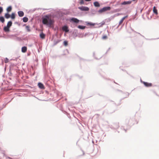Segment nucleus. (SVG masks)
I'll return each mask as SVG.
<instances>
[{
	"label": "nucleus",
	"instance_id": "0eeeda50",
	"mask_svg": "<svg viewBox=\"0 0 159 159\" xmlns=\"http://www.w3.org/2000/svg\"><path fill=\"white\" fill-rule=\"evenodd\" d=\"M127 17H128V16H126L123 17V18H122L120 20V22H119V25H120L122 24V23H123V22L124 21V20L125 19L127 18Z\"/></svg>",
	"mask_w": 159,
	"mask_h": 159
},
{
	"label": "nucleus",
	"instance_id": "ddd939ff",
	"mask_svg": "<svg viewBox=\"0 0 159 159\" xmlns=\"http://www.w3.org/2000/svg\"><path fill=\"white\" fill-rule=\"evenodd\" d=\"M94 6L96 7H99L100 5L98 2H94L93 3Z\"/></svg>",
	"mask_w": 159,
	"mask_h": 159
},
{
	"label": "nucleus",
	"instance_id": "a211bd4d",
	"mask_svg": "<svg viewBox=\"0 0 159 159\" xmlns=\"http://www.w3.org/2000/svg\"><path fill=\"white\" fill-rule=\"evenodd\" d=\"M11 9H12L11 7V6H9L7 7V10L8 12H9L11 11Z\"/></svg>",
	"mask_w": 159,
	"mask_h": 159
},
{
	"label": "nucleus",
	"instance_id": "412c9836",
	"mask_svg": "<svg viewBox=\"0 0 159 159\" xmlns=\"http://www.w3.org/2000/svg\"><path fill=\"white\" fill-rule=\"evenodd\" d=\"M5 17L6 18L8 19L10 17V15L8 13H6L5 15Z\"/></svg>",
	"mask_w": 159,
	"mask_h": 159
},
{
	"label": "nucleus",
	"instance_id": "bb28decb",
	"mask_svg": "<svg viewBox=\"0 0 159 159\" xmlns=\"http://www.w3.org/2000/svg\"><path fill=\"white\" fill-rule=\"evenodd\" d=\"M64 44L65 46H67L68 44L67 42L66 41H65L64 42Z\"/></svg>",
	"mask_w": 159,
	"mask_h": 159
},
{
	"label": "nucleus",
	"instance_id": "5701e85b",
	"mask_svg": "<svg viewBox=\"0 0 159 159\" xmlns=\"http://www.w3.org/2000/svg\"><path fill=\"white\" fill-rule=\"evenodd\" d=\"M26 28L27 30L28 31V32L30 31V30L29 26H27L26 27Z\"/></svg>",
	"mask_w": 159,
	"mask_h": 159
},
{
	"label": "nucleus",
	"instance_id": "2eb2a0df",
	"mask_svg": "<svg viewBox=\"0 0 159 159\" xmlns=\"http://www.w3.org/2000/svg\"><path fill=\"white\" fill-rule=\"evenodd\" d=\"M9 27L6 26L4 27V30L6 32H8L9 31Z\"/></svg>",
	"mask_w": 159,
	"mask_h": 159
},
{
	"label": "nucleus",
	"instance_id": "f257e3e1",
	"mask_svg": "<svg viewBox=\"0 0 159 159\" xmlns=\"http://www.w3.org/2000/svg\"><path fill=\"white\" fill-rule=\"evenodd\" d=\"M43 23L44 24L51 25L52 24V21L51 18L48 16H46L43 19Z\"/></svg>",
	"mask_w": 159,
	"mask_h": 159
},
{
	"label": "nucleus",
	"instance_id": "423d86ee",
	"mask_svg": "<svg viewBox=\"0 0 159 159\" xmlns=\"http://www.w3.org/2000/svg\"><path fill=\"white\" fill-rule=\"evenodd\" d=\"M132 2L131 1H124L123 2L121 3V5H128L130 4Z\"/></svg>",
	"mask_w": 159,
	"mask_h": 159
},
{
	"label": "nucleus",
	"instance_id": "a878e982",
	"mask_svg": "<svg viewBox=\"0 0 159 159\" xmlns=\"http://www.w3.org/2000/svg\"><path fill=\"white\" fill-rule=\"evenodd\" d=\"M107 37L106 35L103 36L102 37V39H106L107 38Z\"/></svg>",
	"mask_w": 159,
	"mask_h": 159
},
{
	"label": "nucleus",
	"instance_id": "c756f323",
	"mask_svg": "<svg viewBox=\"0 0 159 159\" xmlns=\"http://www.w3.org/2000/svg\"><path fill=\"white\" fill-rule=\"evenodd\" d=\"M88 24L89 25H94V24H93V23H88Z\"/></svg>",
	"mask_w": 159,
	"mask_h": 159
},
{
	"label": "nucleus",
	"instance_id": "c85d7f7f",
	"mask_svg": "<svg viewBox=\"0 0 159 159\" xmlns=\"http://www.w3.org/2000/svg\"><path fill=\"white\" fill-rule=\"evenodd\" d=\"M3 11V9L2 7H0V14H1Z\"/></svg>",
	"mask_w": 159,
	"mask_h": 159
},
{
	"label": "nucleus",
	"instance_id": "f03ea898",
	"mask_svg": "<svg viewBox=\"0 0 159 159\" xmlns=\"http://www.w3.org/2000/svg\"><path fill=\"white\" fill-rule=\"evenodd\" d=\"M111 7H105L98 10V12L99 13H102L107 11H109Z\"/></svg>",
	"mask_w": 159,
	"mask_h": 159
},
{
	"label": "nucleus",
	"instance_id": "473e14b6",
	"mask_svg": "<svg viewBox=\"0 0 159 159\" xmlns=\"http://www.w3.org/2000/svg\"><path fill=\"white\" fill-rule=\"evenodd\" d=\"M133 1H136V2L137 1V0H132Z\"/></svg>",
	"mask_w": 159,
	"mask_h": 159
},
{
	"label": "nucleus",
	"instance_id": "f8f14e48",
	"mask_svg": "<svg viewBox=\"0 0 159 159\" xmlns=\"http://www.w3.org/2000/svg\"><path fill=\"white\" fill-rule=\"evenodd\" d=\"M153 12L154 13L156 14V15L158 14V12L157 11V9L156 8V7H153Z\"/></svg>",
	"mask_w": 159,
	"mask_h": 159
},
{
	"label": "nucleus",
	"instance_id": "dca6fc26",
	"mask_svg": "<svg viewBox=\"0 0 159 159\" xmlns=\"http://www.w3.org/2000/svg\"><path fill=\"white\" fill-rule=\"evenodd\" d=\"M12 24V22L11 21H9L8 22L7 26L10 28V27L11 26Z\"/></svg>",
	"mask_w": 159,
	"mask_h": 159
},
{
	"label": "nucleus",
	"instance_id": "aec40b11",
	"mask_svg": "<svg viewBox=\"0 0 159 159\" xmlns=\"http://www.w3.org/2000/svg\"><path fill=\"white\" fill-rule=\"evenodd\" d=\"M78 28L81 29H84L85 28V26L82 25H79L78 27Z\"/></svg>",
	"mask_w": 159,
	"mask_h": 159
},
{
	"label": "nucleus",
	"instance_id": "2f4dec72",
	"mask_svg": "<svg viewBox=\"0 0 159 159\" xmlns=\"http://www.w3.org/2000/svg\"><path fill=\"white\" fill-rule=\"evenodd\" d=\"M121 15V14H120V13H118V14H117V16H119V15Z\"/></svg>",
	"mask_w": 159,
	"mask_h": 159
},
{
	"label": "nucleus",
	"instance_id": "4468645a",
	"mask_svg": "<svg viewBox=\"0 0 159 159\" xmlns=\"http://www.w3.org/2000/svg\"><path fill=\"white\" fill-rule=\"evenodd\" d=\"M45 34L43 33H41L40 34V37L42 39H44L45 38Z\"/></svg>",
	"mask_w": 159,
	"mask_h": 159
},
{
	"label": "nucleus",
	"instance_id": "6ab92c4d",
	"mask_svg": "<svg viewBox=\"0 0 159 159\" xmlns=\"http://www.w3.org/2000/svg\"><path fill=\"white\" fill-rule=\"evenodd\" d=\"M0 20L2 23H4L5 21V20L4 17L2 16L0 17Z\"/></svg>",
	"mask_w": 159,
	"mask_h": 159
},
{
	"label": "nucleus",
	"instance_id": "9b49d317",
	"mask_svg": "<svg viewBox=\"0 0 159 159\" xmlns=\"http://www.w3.org/2000/svg\"><path fill=\"white\" fill-rule=\"evenodd\" d=\"M18 15L20 17H22L24 16V13L23 11H19L18 12Z\"/></svg>",
	"mask_w": 159,
	"mask_h": 159
},
{
	"label": "nucleus",
	"instance_id": "b1692460",
	"mask_svg": "<svg viewBox=\"0 0 159 159\" xmlns=\"http://www.w3.org/2000/svg\"><path fill=\"white\" fill-rule=\"evenodd\" d=\"M60 40H57L55 41L54 42V44L56 45L58 43L60 42Z\"/></svg>",
	"mask_w": 159,
	"mask_h": 159
},
{
	"label": "nucleus",
	"instance_id": "4be33fe9",
	"mask_svg": "<svg viewBox=\"0 0 159 159\" xmlns=\"http://www.w3.org/2000/svg\"><path fill=\"white\" fill-rule=\"evenodd\" d=\"M11 18L12 19H14L15 18V15L14 13H12L11 16Z\"/></svg>",
	"mask_w": 159,
	"mask_h": 159
},
{
	"label": "nucleus",
	"instance_id": "7ed1b4c3",
	"mask_svg": "<svg viewBox=\"0 0 159 159\" xmlns=\"http://www.w3.org/2000/svg\"><path fill=\"white\" fill-rule=\"evenodd\" d=\"M78 8L82 11H88L89 10V8L86 7L82 6L79 7Z\"/></svg>",
	"mask_w": 159,
	"mask_h": 159
},
{
	"label": "nucleus",
	"instance_id": "f3484780",
	"mask_svg": "<svg viewBox=\"0 0 159 159\" xmlns=\"http://www.w3.org/2000/svg\"><path fill=\"white\" fill-rule=\"evenodd\" d=\"M23 21L24 22H26L28 21V19L27 17H24L23 19Z\"/></svg>",
	"mask_w": 159,
	"mask_h": 159
},
{
	"label": "nucleus",
	"instance_id": "cd10ccee",
	"mask_svg": "<svg viewBox=\"0 0 159 159\" xmlns=\"http://www.w3.org/2000/svg\"><path fill=\"white\" fill-rule=\"evenodd\" d=\"M84 1L83 0H80V4H84Z\"/></svg>",
	"mask_w": 159,
	"mask_h": 159
},
{
	"label": "nucleus",
	"instance_id": "6e6552de",
	"mask_svg": "<svg viewBox=\"0 0 159 159\" xmlns=\"http://www.w3.org/2000/svg\"><path fill=\"white\" fill-rule=\"evenodd\" d=\"M63 30L65 31L66 32H68L69 31L68 29V27L66 26H64L62 27V28Z\"/></svg>",
	"mask_w": 159,
	"mask_h": 159
},
{
	"label": "nucleus",
	"instance_id": "7c9ffc66",
	"mask_svg": "<svg viewBox=\"0 0 159 159\" xmlns=\"http://www.w3.org/2000/svg\"><path fill=\"white\" fill-rule=\"evenodd\" d=\"M91 0H85V1H91Z\"/></svg>",
	"mask_w": 159,
	"mask_h": 159
},
{
	"label": "nucleus",
	"instance_id": "20e7f679",
	"mask_svg": "<svg viewBox=\"0 0 159 159\" xmlns=\"http://www.w3.org/2000/svg\"><path fill=\"white\" fill-rule=\"evenodd\" d=\"M70 21L76 23H79L80 20L77 18H72L70 19Z\"/></svg>",
	"mask_w": 159,
	"mask_h": 159
},
{
	"label": "nucleus",
	"instance_id": "393cba45",
	"mask_svg": "<svg viewBox=\"0 0 159 159\" xmlns=\"http://www.w3.org/2000/svg\"><path fill=\"white\" fill-rule=\"evenodd\" d=\"M9 62V59L7 58H6L5 60V62L7 63Z\"/></svg>",
	"mask_w": 159,
	"mask_h": 159
},
{
	"label": "nucleus",
	"instance_id": "39448f33",
	"mask_svg": "<svg viewBox=\"0 0 159 159\" xmlns=\"http://www.w3.org/2000/svg\"><path fill=\"white\" fill-rule=\"evenodd\" d=\"M143 83L144 85L147 87H151L152 85V84L151 83H149L145 82H143Z\"/></svg>",
	"mask_w": 159,
	"mask_h": 159
},
{
	"label": "nucleus",
	"instance_id": "1a4fd4ad",
	"mask_svg": "<svg viewBox=\"0 0 159 159\" xmlns=\"http://www.w3.org/2000/svg\"><path fill=\"white\" fill-rule=\"evenodd\" d=\"M39 87L41 89H44V87L43 85L41 83H39L38 84Z\"/></svg>",
	"mask_w": 159,
	"mask_h": 159
},
{
	"label": "nucleus",
	"instance_id": "9d476101",
	"mask_svg": "<svg viewBox=\"0 0 159 159\" xmlns=\"http://www.w3.org/2000/svg\"><path fill=\"white\" fill-rule=\"evenodd\" d=\"M27 50V48L26 47L24 46L22 47L21 48V51L22 52L25 53V52Z\"/></svg>",
	"mask_w": 159,
	"mask_h": 159
}]
</instances>
